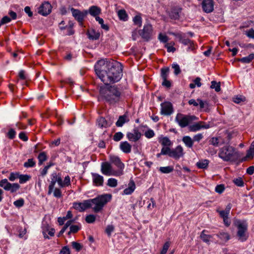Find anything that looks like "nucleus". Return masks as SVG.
<instances>
[{"label": "nucleus", "mask_w": 254, "mask_h": 254, "mask_svg": "<svg viewBox=\"0 0 254 254\" xmlns=\"http://www.w3.org/2000/svg\"><path fill=\"white\" fill-rule=\"evenodd\" d=\"M183 142L185 143V145L191 148L193 144V140L189 136H185L182 138Z\"/></svg>", "instance_id": "26"}, {"label": "nucleus", "mask_w": 254, "mask_h": 254, "mask_svg": "<svg viewBox=\"0 0 254 254\" xmlns=\"http://www.w3.org/2000/svg\"><path fill=\"white\" fill-rule=\"evenodd\" d=\"M99 93L101 97L108 104L115 105L120 102L123 97V91L117 85L105 84L100 87Z\"/></svg>", "instance_id": "3"}, {"label": "nucleus", "mask_w": 254, "mask_h": 254, "mask_svg": "<svg viewBox=\"0 0 254 254\" xmlns=\"http://www.w3.org/2000/svg\"><path fill=\"white\" fill-rule=\"evenodd\" d=\"M221 139V136L212 137L209 141L210 144L214 146H218L219 145V140Z\"/></svg>", "instance_id": "36"}, {"label": "nucleus", "mask_w": 254, "mask_h": 254, "mask_svg": "<svg viewBox=\"0 0 254 254\" xmlns=\"http://www.w3.org/2000/svg\"><path fill=\"white\" fill-rule=\"evenodd\" d=\"M246 35L250 38L254 39V29L251 28L246 31Z\"/></svg>", "instance_id": "62"}, {"label": "nucleus", "mask_w": 254, "mask_h": 254, "mask_svg": "<svg viewBox=\"0 0 254 254\" xmlns=\"http://www.w3.org/2000/svg\"><path fill=\"white\" fill-rule=\"evenodd\" d=\"M160 113L162 115L170 116L173 112L172 104L169 102H165L161 104Z\"/></svg>", "instance_id": "13"}, {"label": "nucleus", "mask_w": 254, "mask_h": 254, "mask_svg": "<svg viewBox=\"0 0 254 254\" xmlns=\"http://www.w3.org/2000/svg\"><path fill=\"white\" fill-rule=\"evenodd\" d=\"M101 171L103 175L107 176H121V172H116V170H113L111 164L108 162H104L101 163Z\"/></svg>", "instance_id": "7"}, {"label": "nucleus", "mask_w": 254, "mask_h": 254, "mask_svg": "<svg viewBox=\"0 0 254 254\" xmlns=\"http://www.w3.org/2000/svg\"><path fill=\"white\" fill-rule=\"evenodd\" d=\"M71 245L73 248L75 249L77 252L80 251L82 247L80 244L76 242H72Z\"/></svg>", "instance_id": "56"}, {"label": "nucleus", "mask_w": 254, "mask_h": 254, "mask_svg": "<svg viewBox=\"0 0 254 254\" xmlns=\"http://www.w3.org/2000/svg\"><path fill=\"white\" fill-rule=\"evenodd\" d=\"M120 149L125 153H129L131 150V145L127 141L121 142Z\"/></svg>", "instance_id": "22"}, {"label": "nucleus", "mask_w": 254, "mask_h": 254, "mask_svg": "<svg viewBox=\"0 0 254 254\" xmlns=\"http://www.w3.org/2000/svg\"><path fill=\"white\" fill-rule=\"evenodd\" d=\"M88 38L90 40H96L99 38L100 33L96 31L94 29H89L87 31L86 33Z\"/></svg>", "instance_id": "23"}, {"label": "nucleus", "mask_w": 254, "mask_h": 254, "mask_svg": "<svg viewBox=\"0 0 254 254\" xmlns=\"http://www.w3.org/2000/svg\"><path fill=\"white\" fill-rule=\"evenodd\" d=\"M182 9L180 7H175L171 9L169 12V16L173 19H178L180 17V13H181Z\"/></svg>", "instance_id": "21"}, {"label": "nucleus", "mask_w": 254, "mask_h": 254, "mask_svg": "<svg viewBox=\"0 0 254 254\" xmlns=\"http://www.w3.org/2000/svg\"><path fill=\"white\" fill-rule=\"evenodd\" d=\"M38 159L39 160V164L40 165H42L47 159L46 153L45 152H41L38 156Z\"/></svg>", "instance_id": "35"}, {"label": "nucleus", "mask_w": 254, "mask_h": 254, "mask_svg": "<svg viewBox=\"0 0 254 254\" xmlns=\"http://www.w3.org/2000/svg\"><path fill=\"white\" fill-rule=\"evenodd\" d=\"M127 117L125 115L120 116L118 120L117 121V122L116 123V125L118 127H122L125 123L128 122V120H127Z\"/></svg>", "instance_id": "29"}, {"label": "nucleus", "mask_w": 254, "mask_h": 254, "mask_svg": "<svg viewBox=\"0 0 254 254\" xmlns=\"http://www.w3.org/2000/svg\"><path fill=\"white\" fill-rule=\"evenodd\" d=\"M210 126L208 124H205L203 122H199L196 123L189 127V130L190 131L195 132L199 130L201 128H208Z\"/></svg>", "instance_id": "15"}, {"label": "nucleus", "mask_w": 254, "mask_h": 254, "mask_svg": "<svg viewBox=\"0 0 254 254\" xmlns=\"http://www.w3.org/2000/svg\"><path fill=\"white\" fill-rule=\"evenodd\" d=\"M214 1L213 0H203L202 8L206 13H210L214 10Z\"/></svg>", "instance_id": "16"}, {"label": "nucleus", "mask_w": 254, "mask_h": 254, "mask_svg": "<svg viewBox=\"0 0 254 254\" xmlns=\"http://www.w3.org/2000/svg\"><path fill=\"white\" fill-rule=\"evenodd\" d=\"M159 141L164 146H170L172 144L171 140L167 137L161 138Z\"/></svg>", "instance_id": "34"}, {"label": "nucleus", "mask_w": 254, "mask_h": 254, "mask_svg": "<svg viewBox=\"0 0 254 254\" xmlns=\"http://www.w3.org/2000/svg\"><path fill=\"white\" fill-rule=\"evenodd\" d=\"M171 152V149L169 147V146H167L166 147H163L161 151V154L162 155H168Z\"/></svg>", "instance_id": "57"}, {"label": "nucleus", "mask_w": 254, "mask_h": 254, "mask_svg": "<svg viewBox=\"0 0 254 254\" xmlns=\"http://www.w3.org/2000/svg\"><path fill=\"white\" fill-rule=\"evenodd\" d=\"M197 119L195 116L185 115L181 113H178L175 117V121L182 128L188 126L193 121Z\"/></svg>", "instance_id": "6"}, {"label": "nucleus", "mask_w": 254, "mask_h": 254, "mask_svg": "<svg viewBox=\"0 0 254 254\" xmlns=\"http://www.w3.org/2000/svg\"><path fill=\"white\" fill-rule=\"evenodd\" d=\"M114 230V227L112 225H108L106 227L105 232L107 234L108 236H110L111 235V233L113 232Z\"/></svg>", "instance_id": "60"}, {"label": "nucleus", "mask_w": 254, "mask_h": 254, "mask_svg": "<svg viewBox=\"0 0 254 254\" xmlns=\"http://www.w3.org/2000/svg\"><path fill=\"white\" fill-rule=\"evenodd\" d=\"M118 15L121 20L123 21H127V15L125 10H120L118 11Z\"/></svg>", "instance_id": "33"}, {"label": "nucleus", "mask_w": 254, "mask_h": 254, "mask_svg": "<svg viewBox=\"0 0 254 254\" xmlns=\"http://www.w3.org/2000/svg\"><path fill=\"white\" fill-rule=\"evenodd\" d=\"M144 135L147 138H151L155 135V133L152 129H149L145 132Z\"/></svg>", "instance_id": "51"}, {"label": "nucleus", "mask_w": 254, "mask_h": 254, "mask_svg": "<svg viewBox=\"0 0 254 254\" xmlns=\"http://www.w3.org/2000/svg\"><path fill=\"white\" fill-rule=\"evenodd\" d=\"M124 134L121 132H118L115 133L113 136V139L115 141H120L123 137Z\"/></svg>", "instance_id": "47"}, {"label": "nucleus", "mask_w": 254, "mask_h": 254, "mask_svg": "<svg viewBox=\"0 0 254 254\" xmlns=\"http://www.w3.org/2000/svg\"><path fill=\"white\" fill-rule=\"evenodd\" d=\"M216 236L223 242H226L230 239V235L226 232H220Z\"/></svg>", "instance_id": "30"}, {"label": "nucleus", "mask_w": 254, "mask_h": 254, "mask_svg": "<svg viewBox=\"0 0 254 254\" xmlns=\"http://www.w3.org/2000/svg\"><path fill=\"white\" fill-rule=\"evenodd\" d=\"M218 156L225 162H235L240 158L239 152L233 146L226 145L219 149Z\"/></svg>", "instance_id": "4"}, {"label": "nucleus", "mask_w": 254, "mask_h": 254, "mask_svg": "<svg viewBox=\"0 0 254 254\" xmlns=\"http://www.w3.org/2000/svg\"><path fill=\"white\" fill-rule=\"evenodd\" d=\"M174 169L173 167L171 166H167V167H161L159 168V171L164 174H168L172 172H173Z\"/></svg>", "instance_id": "37"}, {"label": "nucleus", "mask_w": 254, "mask_h": 254, "mask_svg": "<svg viewBox=\"0 0 254 254\" xmlns=\"http://www.w3.org/2000/svg\"><path fill=\"white\" fill-rule=\"evenodd\" d=\"M234 182L236 185L239 187L243 186L244 184L242 179L241 178L235 179Z\"/></svg>", "instance_id": "61"}, {"label": "nucleus", "mask_w": 254, "mask_h": 254, "mask_svg": "<svg viewBox=\"0 0 254 254\" xmlns=\"http://www.w3.org/2000/svg\"><path fill=\"white\" fill-rule=\"evenodd\" d=\"M11 21V18L7 16H4L0 20V25H3Z\"/></svg>", "instance_id": "63"}, {"label": "nucleus", "mask_w": 254, "mask_h": 254, "mask_svg": "<svg viewBox=\"0 0 254 254\" xmlns=\"http://www.w3.org/2000/svg\"><path fill=\"white\" fill-rule=\"evenodd\" d=\"M118 185L117 180L114 178H110L108 180L107 185L110 187H116Z\"/></svg>", "instance_id": "44"}, {"label": "nucleus", "mask_w": 254, "mask_h": 254, "mask_svg": "<svg viewBox=\"0 0 254 254\" xmlns=\"http://www.w3.org/2000/svg\"><path fill=\"white\" fill-rule=\"evenodd\" d=\"M254 59V54H251L248 56L241 59H238L237 60L243 63L249 64Z\"/></svg>", "instance_id": "28"}, {"label": "nucleus", "mask_w": 254, "mask_h": 254, "mask_svg": "<svg viewBox=\"0 0 254 254\" xmlns=\"http://www.w3.org/2000/svg\"><path fill=\"white\" fill-rule=\"evenodd\" d=\"M172 68L174 69V74L178 75L181 72V69L179 65L177 64H172Z\"/></svg>", "instance_id": "58"}, {"label": "nucleus", "mask_w": 254, "mask_h": 254, "mask_svg": "<svg viewBox=\"0 0 254 254\" xmlns=\"http://www.w3.org/2000/svg\"><path fill=\"white\" fill-rule=\"evenodd\" d=\"M109 160L111 163L113 164L118 169L116 171L121 172V175H123L125 165L122 162L120 158L117 156L111 155L109 156Z\"/></svg>", "instance_id": "11"}, {"label": "nucleus", "mask_w": 254, "mask_h": 254, "mask_svg": "<svg viewBox=\"0 0 254 254\" xmlns=\"http://www.w3.org/2000/svg\"><path fill=\"white\" fill-rule=\"evenodd\" d=\"M139 34L145 41H149L152 39L153 35V29L150 24H145L142 30L139 31Z\"/></svg>", "instance_id": "8"}, {"label": "nucleus", "mask_w": 254, "mask_h": 254, "mask_svg": "<svg viewBox=\"0 0 254 254\" xmlns=\"http://www.w3.org/2000/svg\"><path fill=\"white\" fill-rule=\"evenodd\" d=\"M59 254H70L69 249L67 246L64 247L60 252Z\"/></svg>", "instance_id": "64"}, {"label": "nucleus", "mask_w": 254, "mask_h": 254, "mask_svg": "<svg viewBox=\"0 0 254 254\" xmlns=\"http://www.w3.org/2000/svg\"><path fill=\"white\" fill-rule=\"evenodd\" d=\"M169 72V67H164L161 69V76L162 79H166L168 78Z\"/></svg>", "instance_id": "43"}, {"label": "nucleus", "mask_w": 254, "mask_h": 254, "mask_svg": "<svg viewBox=\"0 0 254 254\" xmlns=\"http://www.w3.org/2000/svg\"><path fill=\"white\" fill-rule=\"evenodd\" d=\"M95 19L101 25L102 29L105 30L106 31H108L109 30V26L107 24H105L104 23V20L102 18H100L99 16H96Z\"/></svg>", "instance_id": "38"}, {"label": "nucleus", "mask_w": 254, "mask_h": 254, "mask_svg": "<svg viewBox=\"0 0 254 254\" xmlns=\"http://www.w3.org/2000/svg\"><path fill=\"white\" fill-rule=\"evenodd\" d=\"M197 101L199 102V105L200 109L207 108L208 107V104L207 101H203L201 99H197Z\"/></svg>", "instance_id": "55"}, {"label": "nucleus", "mask_w": 254, "mask_h": 254, "mask_svg": "<svg viewBox=\"0 0 254 254\" xmlns=\"http://www.w3.org/2000/svg\"><path fill=\"white\" fill-rule=\"evenodd\" d=\"M245 98L242 96H237L233 98V101L237 104H239L245 101Z\"/></svg>", "instance_id": "48"}, {"label": "nucleus", "mask_w": 254, "mask_h": 254, "mask_svg": "<svg viewBox=\"0 0 254 254\" xmlns=\"http://www.w3.org/2000/svg\"><path fill=\"white\" fill-rule=\"evenodd\" d=\"M171 34L175 36L178 39L180 42L185 45H188L191 47L193 45V43L192 41L190 40L189 39L186 38L184 35L182 33H172Z\"/></svg>", "instance_id": "17"}, {"label": "nucleus", "mask_w": 254, "mask_h": 254, "mask_svg": "<svg viewBox=\"0 0 254 254\" xmlns=\"http://www.w3.org/2000/svg\"><path fill=\"white\" fill-rule=\"evenodd\" d=\"M0 187L3 188L5 190L13 193L18 190L20 186L17 183L11 184L8 182L6 179H4L0 181Z\"/></svg>", "instance_id": "9"}, {"label": "nucleus", "mask_w": 254, "mask_h": 254, "mask_svg": "<svg viewBox=\"0 0 254 254\" xmlns=\"http://www.w3.org/2000/svg\"><path fill=\"white\" fill-rule=\"evenodd\" d=\"M111 194H104L93 199L84 200L82 202H74L73 206L80 212H83L85 209L92 207L94 212L98 213L102 210L104 205L111 200Z\"/></svg>", "instance_id": "2"}, {"label": "nucleus", "mask_w": 254, "mask_h": 254, "mask_svg": "<svg viewBox=\"0 0 254 254\" xmlns=\"http://www.w3.org/2000/svg\"><path fill=\"white\" fill-rule=\"evenodd\" d=\"M183 148L181 145H178L175 149L171 150L169 156L175 159H179L184 156Z\"/></svg>", "instance_id": "18"}, {"label": "nucleus", "mask_w": 254, "mask_h": 254, "mask_svg": "<svg viewBox=\"0 0 254 254\" xmlns=\"http://www.w3.org/2000/svg\"><path fill=\"white\" fill-rule=\"evenodd\" d=\"M90 15L95 17L98 16V15L101 13V9L97 6H92L89 9L88 12Z\"/></svg>", "instance_id": "25"}, {"label": "nucleus", "mask_w": 254, "mask_h": 254, "mask_svg": "<svg viewBox=\"0 0 254 254\" xmlns=\"http://www.w3.org/2000/svg\"><path fill=\"white\" fill-rule=\"evenodd\" d=\"M206 232H207L206 230H203L200 234V238L203 242L209 244L210 240L211 238H212V236L210 235L206 234L205 233Z\"/></svg>", "instance_id": "27"}, {"label": "nucleus", "mask_w": 254, "mask_h": 254, "mask_svg": "<svg viewBox=\"0 0 254 254\" xmlns=\"http://www.w3.org/2000/svg\"><path fill=\"white\" fill-rule=\"evenodd\" d=\"M231 139V135L229 133L227 134V136L226 138H223L221 137V139L219 140V145L224 144H228L229 143L230 140Z\"/></svg>", "instance_id": "40"}, {"label": "nucleus", "mask_w": 254, "mask_h": 254, "mask_svg": "<svg viewBox=\"0 0 254 254\" xmlns=\"http://www.w3.org/2000/svg\"><path fill=\"white\" fill-rule=\"evenodd\" d=\"M70 10L72 13V15L75 19L78 22L80 26H82L83 21L88 14V11L87 10L81 11L79 10L75 9L73 7L70 8Z\"/></svg>", "instance_id": "10"}, {"label": "nucleus", "mask_w": 254, "mask_h": 254, "mask_svg": "<svg viewBox=\"0 0 254 254\" xmlns=\"http://www.w3.org/2000/svg\"><path fill=\"white\" fill-rule=\"evenodd\" d=\"M211 85L210 88L212 89H214L215 91L219 92L221 90L220 88V82H217L215 81H212L211 82Z\"/></svg>", "instance_id": "39"}, {"label": "nucleus", "mask_w": 254, "mask_h": 254, "mask_svg": "<svg viewBox=\"0 0 254 254\" xmlns=\"http://www.w3.org/2000/svg\"><path fill=\"white\" fill-rule=\"evenodd\" d=\"M209 164V161L205 159L200 160L196 163V166L200 169H206L207 168Z\"/></svg>", "instance_id": "31"}, {"label": "nucleus", "mask_w": 254, "mask_h": 254, "mask_svg": "<svg viewBox=\"0 0 254 254\" xmlns=\"http://www.w3.org/2000/svg\"><path fill=\"white\" fill-rule=\"evenodd\" d=\"M36 163L33 159H28V160L24 163V167L25 168L33 167L35 166Z\"/></svg>", "instance_id": "41"}, {"label": "nucleus", "mask_w": 254, "mask_h": 254, "mask_svg": "<svg viewBox=\"0 0 254 254\" xmlns=\"http://www.w3.org/2000/svg\"><path fill=\"white\" fill-rule=\"evenodd\" d=\"M134 24L140 27L142 24V18L139 15H136L133 19Z\"/></svg>", "instance_id": "45"}, {"label": "nucleus", "mask_w": 254, "mask_h": 254, "mask_svg": "<svg viewBox=\"0 0 254 254\" xmlns=\"http://www.w3.org/2000/svg\"><path fill=\"white\" fill-rule=\"evenodd\" d=\"M24 200L23 198H20L13 202L14 205L17 207H21L23 206Z\"/></svg>", "instance_id": "52"}, {"label": "nucleus", "mask_w": 254, "mask_h": 254, "mask_svg": "<svg viewBox=\"0 0 254 254\" xmlns=\"http://www.w3.org/2000/svg\"><path fill=\"white\" fill-rule=\"evenodd\" d=\"M56 183V180H55V178L52 179V181L51 182V183L49 186V190H48V194H50L53 191V190L54 189L55 184Z\"/></svg>", "instance_id": "50"}, {"label": "nucleus", "mask_w": 254, "mask_h": 254, "mask_svg": "<svg viewBox=\"0 0 254 254\" xmlns=\"http://www.w3.org/2000/svg\"><path fill=\"white\" fill-rule=\"evenodd\" d=\"M96 74L105 84L117 82L121 79L122 65L114 60L102 59L94 65Z\"/></svg>", "instance_id": "1"}, {"label": "nucleus", "mask_w": 254, "mask_h": 254, "mask_svg": "<svg viewBox=\"0 0 254 254\" xmlns=\"http://www.w3.org/2000/svg\"><path fill=\"white\" fill-rule=\"evenodd\" d=\"M234 224L238 229L237 236L238 240L242 242L246 241L248 238L247 233L248 224L246 221L235 220L234 222Z\"/></svg>", "instance_id": "5"}, {"label": "nucleus", "mask_w": 254, "mask_h": 254, "mask_svg": "<svg viewBox=\"0 0 254 254\" xmlns=\"http://www.w3.org/2000/svg\"><path fill=\"white\" fill-rule=\"evenodd\" d=\"M96 219V217L93 214H89L86 216L85 218V221L88 223H93L95 222Z\"/></svg>", "instance_id": "46"}, {"label": "nucleus", "mask_w": 254, "mask_h": 254, "mask_svg": "<svg viewBox=\"0 0 254 254\" xmlns=\"http://www.w3.org/2000/svg\"><path fill=\"white\" fill-rule=\"evenodd\" d=\"M170 247V243L168 242H166L163 247V249L160 253V254H166Z\"/></svg>", "instance_id": "59"}, {"label": "nucleus", "mask_w": 254, "mask_h": 254, "mask_svg": "<svg viewBox=\"0 0 254 254\" xmlns=\"http://www.w3.org/2000/svg\"><path fill=\"white\" fill-rule=\"evenodd\" d=\"M141 136V134L136 127L133 128L131 131L127 133V138L129 141L132 142L137 141L140 138Z\"/></svg>", "instance_id": "14"}, {"label": "nucleus", "mask_w": 254, "mask_h": 254, "mask_svg": "<svg viewBox=\"0 0 254 254\" xmlns=\"http://www.w3.org/2000/svg\"><path fill=\"white\" fill-rule=\"evenodd\" d=\"M47 233L51 236H53L55 234V229L53 228H47L46 230L43 229V234L44 235V238L49 239V237L47 235Z\"/></svg>", "instance_id": "32"}, {"label": "nucleus", "mask_w": 254, "mask_h": 254, "mask_svg": "<svg viewBox=\"0 0 254 254\" xmlns=\"http://www.w3.org/2000/svg\"><path fill=\"white\" fill-rule=\"evenodd\" d=\"M52 6L48 1H45L38 8V13L43 16H47L52 11Z\"/></svg>", "instance_id": "12"}, {"label": "nucleus", "mask_w": 254, "mask_h": 254, "mask_svg": "<svg viewBox=\"0 0 254 254\" xmlns=\"http://www.w3.org/2000/svg\"><path fill=\"white\" fill-rule=\"evenodd\" d=\"M93 182L96 186H102L104 183L103 177L98 174L92 173H91Z\"/></svg>", "instance_id": "20"}, {"label": "nucleus", "mask_w": 254, "mask_h": 254, "mask_svg": "<svg viewBox=\"0 0 254 254\" xmlns=\"http://www.w3.org/2000/svg\"><path fill=\"white\" fill-rule=\"evenodd\" d=\"M112 121H107L103 117H100L96 120V124L100 128H107L111 126Z\"/></svg>", "instance_id": "19"}, {"label": "nucleus", "mask_w": 254, "mask_h": 254, "mask_svg": "<svg viewBox=\"0 0 254 254\" xmlns=\"http://www.w3.org/2000/svg\"><path fill=\"white\" fill-rule=\"evenodd\" d=\"M225 190V186L223 184L217 185L215 187V190L216 192L221 194Z\"/></svg>", "instance_id": "49"}, {"label": "nucleus", "mask_w": 254, "mask_h": 254, "mask_svg": "<svg viewBox=\"0 0 254 254\" xmlns=\"http://www.w3.org/2000/svg\"><path fill=\"white\" fill-rule=\"evenodd\" d=\"M52 176L54 178H55V180H56V182L58 183L59 185L61 187L63 188L64 185H63V182L62 181V179L60 177H57V174L56 173H53L52 174Z\"/></svg>", "instance_id": "53"}, {"label": "nucleus", "mask_w": 254, "mask_h": 254, "mask_svg": "<svg viewBox=\"0 0 254 254\" xmlns=\"http://www.w3.org/2000/svg\"><path fill=\"white\" fill-rule=\"evenodd\" d=\"M158 39L162 43H166L168 41V38L166 35L160 33L158 36Z\"/></svg>", "instance_id": "54"}, {"label": "nucleus", "mask_w": 254, "mask_h": 254, "mask_svg": "<svg viewBox=\"0 0 254 254\" xmlns=\"http://www.w3.org/2000/svg\"><path fill=\"white\" fill-rule=\"evenodd\" d=\"M135 189V185L133 180H130L128 184L127 188L124 190L123 194L126 195H129L131 194Z\"/></svg>", "instance_id": "24"}, {"label": "nucleus", "mask_w": 254, "mask_h": 254, "mask_svg": "<svg viewBox=\"0 0 254 254\" xmlns=\"http://www.w3.org/2000/svg\"><path fill=\"white\" fill-rule=\"evenodd\" d=\"M18 179H19V183L23 184L29 180L30 176L28 175H19Z\"/></svg>", "instance_id": "42"}]
</instances>
